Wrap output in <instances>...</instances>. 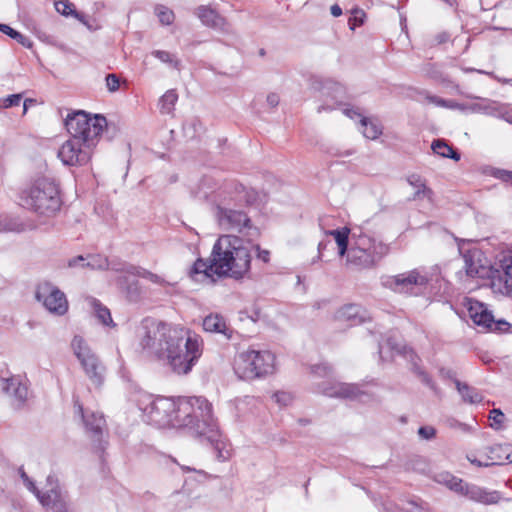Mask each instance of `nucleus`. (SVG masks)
I'll return each mask as SVG.
<instances>
[{"label": "nucleus", "mask_w": 512, "mask_h": 512, "mask_svg": "<svg viewBox=\"0 0 512 512\" xmlns=\"http://www.w3.org/2000/svg\"><path fill=\"white\" fill-rule=\"evenodd\" d=\"M140 339L142 350L150 357L164 361L177 375L192 371L203 353L201 336L165 322L144 324Z\"/></svg>", "instance_id": "1"}, {"label": "nucleus", "mask_w": 512, "mask_h": 512, "mask_svg": "<svg viewBox=\"0 0 512 512\" xmlns=\"http://www.w3.org/2000/svg\"><path fill=\"white\" fill-rule=\"evenodd\" d=\"M251 259V252L242 245L241 238L223 235L215 242L208 260L198 258L194 262L189 277L194 281H198L199 276L209 280L215 274L218 277L242 279L250 271Z\"/></svg>", "instance_id": "2"}, {"label": "nucleus", "mask_w": 512, "mask_h": 512, "mask_svg": "<svg viewBox=\"0 0 512 512\" xmlns=\"http://www.w3.org/2000/svg\"><path fill=\"white\" fill-rule=\"evenodd\" d=\"M18 198L22 208L43 217L54 216L62 206L59 185L47 176L32 179L21 189Z\"/></svg>", "instance_id": "3"}, {"label": "nucleus", "mask_w": 512, "mask_h": 512, "mask_svg": "<svg viewBox=\"0 0 512 512\" xmlns=\"http://www.w3.org/2000/svg\"><path fill=\"white\" fill-rule=\"evenodd\" d=\"M389 252V246L362 228L353 229L351 247L346 256L347 264L358 269L374 268Z\"/></svg>", "instance_id": "4"}, {"label": "nucleus", "mask_w": 512, "mask_h": 512, "mask_svg": "<svg viewBox=\"0 0 512 512\" xmlns=\"http://www.w3.org/2000/svg\"><path fill=\"white\" fill-rule=\"evenodd\" d=\"M212 406L203 397H180L175 400L172 427H189L197 434L200 424L211 421Z\"/></svg>", "instance_id": "5"}, {"label": "nucleus", "mask_w": 512, "mask_h": 512, "mask_svg": "<svg viewBox=\"0 0 512 512\" xmlns=\"http://www.w3.org/2000/svg\"><path fill=\"white\" fill-rule=\"evenodd\" d=\"M275 356L266 350L248 349L238 353L234 359V371L243 380H253L271 374Z\"/></svg>", "instance_id": "6"}, {"label": "nucleus", "mask_w": 512, "mask_h": 512, "mask_svg": "<svg viewBox=\"0 0 512 512\" xmlns=\"http://www.w3.org/2000/svg\"><path fill=\"white\" fill-rule=\"evenodd\" d=\"M136 403L146 422L158 428L172 427L175 399L139 393Z\"/></svg>", "instance_id": "7"}, {"label": "nucleus", "mask_w": 512, "mask_h": 512, "mask_svg": "<svg viewBox=\"0 0 512 512\" xmlns=\"http://www.w3.org/2000/svg\"><path fill=\"white\" fill-rule=\"evenodd\" d=\"M107 121L104 116L95 115L90 117L83 110L74 111L67 115L65 127L72 137H77L84 142H97V138L106 127Z\"/></svg>", "instance_id": "8"}, {"label": "nucleus", "mask_w": 512, "mask_h": 512, "mask_svg": "<svg viewBox=\"0 0 512 512\" xmlns=\"http://www.w3.org/2000/svg\"><path fill=\"white\" fill-rule=\"evenodd\" d=\"M257 193L253 189L246 188L236 180L224 181L213 193L212 201L216 206L236 205L250 206L257 200Z\"/></svg>", "instance_id": "9"}, {"label": "nucleus", "mask_w": 512, "mask_h": 512, "mask_svg": "<svg viewBox=\"0 0 512 512\" xmlns=\"http://www.w3.org/2000/svg\"><path fill=\"white\" fill-rule=\"evenodd\" d=\"M73 352L90 381L99 387L104 381L105 366L99 360L97 355L92 352L85 340L81 336H75L71 343Z\"/></svg>", "instance_id": "10"}, {"label": "nucleus", "mask_w": 512, "mask_h": 512, "mask_svg": "<svg viewBox=\"0 0 512 512\" xmlns=\"http://www.w3.org/2000/svg\"><path fill=\"white\" fill-rule=\"evenodd\" d=\"M96 142L87 141L72 137L63 143L59 149L58 156L65 165L82 166L89 162L93 147Z\"/></svg>", "instance_id": "11"}, {"label": "nucleus", "mask_w": 512, "mask_h": 512, "mask_svg": "<svg viewBox=\"0 0 512 512\" xmlns=\"http://www.w3.org/2000/svg\"><path fill=\"white\" fill-rule=\"evenodd\" d=\"M217 217L219 224L227 230L244 233L245 231H253L250 235H258L259 231L253 226L250 217L241 210L227 208L225 206H217Z\"/></svg>", "instance_id": "12"}, {"label": "nucleus", "mask_w": 512, "mask_h": 512, "mask_svg": "<svg viewBox=\"0 0 512 512\" xmlns=\"http://www.w3.org/2000/svg\"><path fill=\"white\" fill-rule=\"evenodd\" d=\"M35 296L50 313L62 316L68 311L66 295L49 282L39 284Z\"/></svg>", "instance_id": "13"}, {"label": "nucleus", "mask_w": 512, "mask_h": 512, "mask_svg": "<svg viewBox=\"0 0 512 512\" xmlns=\"http://www.w3.org/2000/svg\"><path fill=\"white\" fill-rule=\"evenodd\" d=\"M197 435L211 444L219 461H227L231 457V445L220 433L214 419L208 421L207 424H200L197 427Z\"/></svg>", "instance_id": "14"}, {"label": "nucleus", "mask_w": 512, "mask_h": 512, "mask_svg": "<svg viewBox=\"0 0 512 512\" xmlns=\"http://www.w3.org/2000/svg\"><path fill=\"white\" fill-rule=\"evenodd\" d=\"M318 392L327 397L345 400H358L367 395L358 384L336 380L322 382L318 385Z\"/></svg>", "instance_id": "15"}, {"label": "nucleus", "mask_w": 512, "mask_h": 512, "mask_svg": "<svg viewBox=\"0 0 512 512\" xmlns=\"http://www.w3.org/2000/svg\"><path fill=\"white\" fill-rule=\"evenodd\" d=\"M194 14L201 23L223 34H234L232 25L215 8L210 5H200L195 8Z\"/></svg>", "instance_id": "16"}, {"label": "nucleus", "mask_w": 512, "mask_h": 512, "mask_svg": "<svg viewBox=\"0 0 512 512\" xmlns=\"http://www.w3.org/2000/svg\"><path fill=\"white\" fill-rule=\"evenodd\" d=\"M79 414L83 419L86 433L89 435L91 440L96 444V447L100 450L104 449L103 445V433L106 428V420L102 414L91 412L85 414L83 406L80 403H76Z\"/></svg>", "instance_id": "17"}, {"label": "nucleus", "mask_w": 512, "mask_h": 512, "mask_svg": "<svg viewBox=\"0 0 512 512\" xmlns=\"http://www.w3.org/2000/svg\"><path fill=\"white\" fill-rule=\"evenodd\" d=\"M334 318L336 321L350 327L371 321L369 312L358 304L343 305L335 312Z\"/></svg>", "instance_id": "18"}, {"label": "nucleus", "mask_w": 512, "mask_h": 512, "mask_svg": "<svg viewBox=\"0 0 512 512\" xmlns=\"http://www.w3.org/2000/svg\"><path fill=\"white\" fill-rule=\"evenodd\" d=\"M392 282L397 290L408 292L412 290L414 286H426L429 282V279L427 275L421 274L418 270L414 269L409 272L394 276L392 278Z\"/></svg>", "instance_id": "19"}, {"label": "nucleus", "mask_w": 512, "mask_h": 512, "mask_svg": "<svg viewBox=\"0 0 512 512\" xmlns=\"http://www.w3.org/2000/svg\"><path fill=\"white\" fill-rule=\"evenodd\" d=\"M0 388L14 398L15 408H20L27 400V386L14 377L0 378Z\"/></svg>", "instance_id": "20"}, {"label": "nucleus", "mask_w": 512, "mask_h": 512, "mask_svg": "<svg viewBox=\"0 0 512 512\" xmlns=\"http://www.w3.org/2000/svg\"><path fill=\"white\" fill-rule=\"evenodd\" d=\"M392 349H395L398 354L404 356V358L410 363L413 373H415L424 384L429 386L431 389L435 388L434 381L432 380L431 376L421 367V359L413 349L406 346H403L402 348L392 347Z\"/></svg>", "instance_id": "21"}, {"label": "nucleus", "mask_w": 512, "mask_h": 512, "mask_svg": "<svg viewBox=\"0 0 512 512\" xmlns=\"http://www.w3.org/2000/svg\"><path fill=\"white\" fill-rule=\"evenodd\" d=\"M203 329L210 333L222 334L226 339H231L234 333L233 328L226 319L218 313H211L203 319Z\"/></svg>", "instance_id": "22"}, {"label": "nucleus", "mask_w": 512, "mask_h": 512, "mask_svg": "<svg viewBox=\"0 0 512 512\" xmlns=\"http://www.w3.org/2000/svg\"><path fill=\"white\" fill-rule=\"evenodd\" d=\"M487 461L493 465H501L505 462L512 463V446L509 444H497L487 448Z\"/></svg>", "instance_id": "23"}, {"label": "nucleus", "mask_w": 512, "mask_h": 512, "mask_svg": "<svg viewBox=\"0 0 512 512\" xmlns=\"http://www.w3.org/2000/svg\"><path fill=\"white\" fill-rule=\"evenodd\" d=\"M467 498L485 505L496 504L500 500V494L497 491H487L475 484H471L469 489H466Z\"/></svg>", "instance_id": "24"}, {"label": "nucleus", "mask_w": 512, "mask_h": 512, "mask_svg": "<svg viewBox=\"0 0 512 512\" xmlns=\"http://www.w3.org/2000/svg\"><path fill=\"white\" fill-rule=\"evenodd\" d=\"M469 316L472 321L485 329H488L493 322V315L487 307L478 301H475L468 308Z\"/></svg>", "instance_id": "25"}, {"label": "nucleus", "mask_w": 512, "mask_h": 512, "mask_svg": "<svg viewBox=\"0 0 512 512\" xmlns=\"http://www.w3.org/2000/svg\"><path fill=\"white\" fill-rule=\"evenodd\" d=\"M458 393L461 395L462 401L468 404H477L483 401V395L478 389L461 382L458 379L453 380Z\"/></svg>", "instance_id": "26"}, {"label": "nucleus", "mask_w": 512, "mask_h": 512, "mask_svg": "<svg viewBox=\"0 0 512 512\" xmlns=\"http://www.w3.org/2000/svg\"><path fill=\"white\" fill-rule=\"evenodd\" d=\"M113 269L116 271H123V272H126L127 274L147 279L148 281H150L154 284H157L159 286H165L167 284L166 280L162 276H160L156 273H153L147 269H144L142 267H139V266L128 265L122 269H117V268H113Z\"/></svg>", "instance_id": "27"}, {"label": "nucleus", "mask_w": 512, "mask_h": 512, "mask_svg": "<svg viewBox=\"0 0 512 512\" xmlns=\"http://www.w3.org/2000/svg\"><path fill=\"white\" fill-rule=\"evenodd\" d=\"M407 182L416 189L413 195V200L420 198H427L429 201L433 200V190L426 185L425 179H423L419 174L414 173L409 175L407 177Z\"/></svg>", "instance_id": "28"}, {"label": "nucleus", "mask_w": 512, "mask_h": 512, "mask_svg": "<svg viewBox=\"0 0 512 512\" xmlns=\"http://www.w3.org/2000/svg\"><path fill=\"white\" fill-rule=\"evenodd\" d=\"M360 123L363 127V136L369 140L378 139L383 133V126L377 118L361 117Z\"/></svg>", "instance_id": "29"}, {"label": "nucleus", "mask_w": 512, "mask_h": 512, "mask_svg": "<svg viewBox=\"0 0 512 512\" xmlns=\"http://www.w3.org/2000/svg\"><path fill=\"white\" fill-rule=\"evenodd\" d=\"M328 233L334 237L337 243L338 254L341 257L347 256L349 247H351V234H349V230L344 228L342 230H331Z\"/></svg>", "instance_id": "30"}, {"label": "nucleus", "mask_w": 512, "mask_h": 512, "mask_svg": "<svg viewBox=\"0 0 512 512\" xmlns=\"http://www.w3.org/2000/svg\"><path fill=\"white\" fill-rule=\"evenodd\" d=\"M431 149L441 157L450 158L455 161L460 159V154L443 139L434 140L431 144Z\"/></svg>", "instance_id": "31"}, {"label": "nucleus", "mask_w": 512, "mask_h": 512, "mask_svg": "<svg viewBox=\"0 0 512 512\" xmlns=\"http://www.w3.org/2000/svg\"><path fill=\"white\" fill-rule=\"evenodd\" d=\"M90 304L94 310L95 316L103 325L113 323L110 310L104 306L99 300L92 298Z\"/></svg>", "instance_id": "32"}, {"label": "nucleus", "mask_w": 512, "mask_h": 512, "mask_svg": "<svg viewBox=\"0 0 512 512\" xmlns=\"http://www.w3.org/2000/svg\"><path fill=\"white\" fill-rule=\"evenodd\" d=\"M178 100V94L175 89H170L160 98V111L162 114H170Z\"/></svg>", "instance_id": "33"}, {"label": "nucleus", "mask_w": 512, "mask_h": 512, "mask_svg": "<svg viewBox=\"0 0 512 512\" xmlns=\"http://www.w3.org/2000/svg\"><path fill=\"white\" fill-rule=\"evenodd\" d=\"M490 421L489 426L495 431H501L505 429L506 416L499 408H493L490 410L488 415Z\"/></svg>", "instance_id": "34"}, {"label": "nucleus", "mask_w": 512, "mask_h": 512, "mask_svg": "<svg viewBox=\"0 0 512 512\" xmlns=\"http://www.w3.org/2000/svg\"><path fill=\"white\" fill-rule=\"evenodd\" d=\"M0 31L4 34L8 35L12 39H15L18 43H20L24 47L30 48L32 46V42L30 41V39L28 37L24 36L23 34H21L20 32L13 29L12 27H10L7 24L0 23Z\"/></svg>", "instance_id": "35"}, {"label": "nucleus", "mask_w": 512, "mask_h": 512, "mask_svg": "<svg viewBox=\"0 0 512 512\" xmlns=\"http://www.w3.org/2000/svg\"><path fill=\"white\" fill-rule=\"evenodd\" d=\"M117 283L120 287L127 285L126 293L130 300L136 301L140 297L139 282L137 280L133 281L131 284H128L127 277L120 276L117 279Z\"/></svg>", "instance_id": "36"}, {"label": "nucleus", "mask_w": 512, "mask_h": 512, "mask_svg": "<svg viewBox=\"0 0 512 512\" xmlns=\"http://www.w3.org/2000/svg\"><path fill=\"white\" fill-rule=\"evenodd\" d=\"M151 54L159 59L161 62L170 65L176 70H180L181 61L177 59L173 54L165 50H153Z\"/></svg>", "instance_id": "37"}, {"label": "nucleus", "mask_w": 512, "mask_h": 512, "mask_svg": "<svg viewBox=\"0 0 512 512\" xmlns=\"http://www.w3.org/2000/svg\"><path fill=\"white\" fill-rule=\"evenodd\" d=\"M155 14L162 25H171L175 20L174 12L161 4L155 6Z\"/></svg>", "instance_id": "38"}, {"label": "nucleus", "mask_w": 512, "mask_h": 512, "mask_svg": "<svg viewBox=\"0 0 512 512\" xmlns=\"http://www.w3.org/2000/svg\"><path fill=\"white\" fill-rule=\"evenodd\" d=\"M500 266L504 272L506 286L512 287V254L504 257Z\"/></svg>", "instance_id": "39"}, {"label": "nucleus", "mask_w": 512, "mask_h": 512, "mask_svg": "<svg viewBox=\"0 0 512 512\" xmlns=\"http://www.w3.org/2000/svg\"><path fill=\"white\" fill-rule=\"evenodd\" d=\"M55 8L57 12L64 16H73V11H77L74 4L69 0H56Z\"/></svg>", "instance_id": "40"}, {"label": "nucleus", "mask_w": 512, "mask_h": 512, "mask_svg": "<svg viewBox=\"0 0 512 512\" xmlns=\"http://www.w3.org/2000/svg\"><path fill=\"white\" fill-rule=\"evenodd\" d=\"M59 495H60V492L58 490L51 489L50 491H48L46 493H43V494L40 493V497H37V498L39 499L40 503L45 508H47L48 506L51 505V503L55 502V499H57Z\"/></svg>", "instance_id": "41"}, {"label": "nucleus", "mask_w": 512, "mask_h": 512, "mask_svg": "<svg viewBox=\"0 0 512 512\" xmlns=\"http://www.w3.org/2000/svg\"><path fill=\"white\" fill-rule=\"evenodd\" d=\"M311 372L321 377L329 376L333 373V368L328 363H321L312 366Z\"/></svg>", "instance_id": "42"}, {"label": "nucleus", "mask_w": 512, "mask_h": 512, "mask_svg": "<svg viewBox=\"0 0 512 512\" xmlns=\"http://www.w3.org/2000/svg\"><path fill=\"white\" fill-rule=\"evenodd\" d=\"M511 327V324L506 320H495L493 318V322L491 323L490 327L487 330L494 332H507L510 330Z\"/></svg>", "instance_id": "43"}, {"label": "nucleus", "mask_w": 512, "mask_h": 512, "mask_svg": "<svg viewBox=\"0 0 512 512\" xmlns=\"http://www.w3.org/2000/svg\"><path fill=\"white\" fill-rule=\"evenodd\" d=\"M352 13L353 17L349 19V26L353 30L355 26H361L364 23L365 13L361 9H354Z\"/></svg>", "instance_id": "44"}, {"label": "nucleus", "mask_w": 512, "mask_h": 512, "mask_svg": "<svg viewBox=\"0 0 512 512\" xmlns=\"http://www.w3.org/2000/svg\"><path fill=\"white\" fill-rule=\"evenodd\" d=\"M21 99H22L21 94H12V95L7 96L4 99H1L0 102H1V106L3 108H10V107H14V106H19Z\"/></svg>", "instance_id": "45"}, {"label": "nucleus", "mask_w": 512, "mask_h": 512, "mask_svg": "<svg viewBox=\"0 0 512 512\" xmlns=\"http://www.w3.org/2000/svg\"><path fill=\"white\" fill-rule=\"evenodd\" d=\"M46 509L50 512H67V504L60 494Z\"/></svg>", "instance_id": "46"}, {"label": "nucleus", "mask_w": 512, "mask_h": 512, "mask_svg": "<svg viewBox=\"0 0 512 512\" xmlns=\"http://www.w3.org/2000/svg\"><path fill=\"white\" fill-rule=\"evenodd\" d=\"M107 89L116 92L120 87V79L116 74H108L105 78Z\"/></svg>", "instance_id": "47"}, {"label": "nucleus", "mask_w": 512, "mask_h": 512, "mask_svg": "<svg viewBox=\"0 0 512 512\" xmlns=\"http://www.w3.org/2000/svg\"><path fill=\"white\" fill-rule=\"evenodd\" d=\"M418 434L421 438L430 440L436 436V429L432 426H421L418 429Z\"/></svg>", "instance_id": "48"}, {"label": "nucleus", "mask_w": 512, "mask_h": 512, "mask_svg": "<svg viewBox=\"0 0 512 512\" xmlns=\"http://www.w3.org/2000/svg\"><path fill=\"white\" fill-rule=\"evenodd\" d=\"M429 101L435 103L438 106L446 107V108H455L456 105L453 101L445 100L443 98L437 96L428 97Z\"/></svg>", "instance_id": "49"}, {"label": "nucleus", "mask_w": 512, "mask_h": 512, "mask_svg": "<svg viewBox=\"0 0 512 512\" xmlns=\"http://www.w3.org/2000/svg\"><path fill=\"white\" fill-rule=\"evenodd\" d=\"M257 254V259L261 260L263 263H269L270 262V256L271 253L267 249H262L258 244L254 246Z\"/></svg>", "instance_id": "50"}, {"label": "nucleus", "mask_w": 512, "mask_h": 512, "mask_svg": "<svg viewBox=\"0 0 512 512\" xmlns=\"http://www.w3.org/2000/svg\"><path fill=\"white\" fill-rule=\"evenodd\" d=\"M343 113H344L347 117H349V118H351V119H355L356 117H359V118L361 119V117H363V116H362V114H361V112L359 111V109H358V108H355V107H353V106L346 107V108L343 110Z\"/></svg>", "instance_id": "51"}, {"label": "nucleus", "mask_w": 512, "mask_h": 512, "mask_svg": "<svg viewBox=\"0 0 512 512\" xmlns=\"http://www.w3.org/2000/svg\"><path fill=\"white\" fill-rule=\"evenodd\" d=\"M274 398L276 402L281 403L283 405H287L291 401V396L285 392H277L274 394Z\"/></svg>", "instance_id": "52"}, {"label": "nucleus", "mask_w": 512, "mask_h": 512, "mask_svg": "<svg viewBox=\"0 0 512 512\" xmlns=\"http://www.w3.org/2000/svg\"><path fill=\"white\" fill-rule=\"evenodd\" d=\"M280 98L276 93H270L267 96V103L270 107H276L279 104Z\"/></svg>", "instance_id": "53"}, {"label": "nucleus", "mask_w": 512, "mask_h": 512, "mask_svg": "<svg viewBox=\"0 0 512 512\" xmlns=\"http://www.w3.org/2000/svg\"><path fill=\"white\" fill-rule=\"evenodd\" d=\"M467 459H468V461L471 464H473V465H475L477 467H489V466H491V463H489V461L482 462V461H480V460H478V459H476L475 457H472V456H467Z\"/></svg>", "instance_id": "54"}, {"label": "nucleus", "mask_w": 512, "mask_h": 512, "mask_svg": "<svg viewBox=\"0 0 512 512\" xmlns=\"http://www.w3.org/2000/svg\"><path fill=\"white\" fill-rule=\"evenodd\" d=\"M24 483L26 487L36 495V497H40L41 492L38 490L35 483L31 479L26 480Z\"/></svg>", "instance_id": "55"}, {"label": "nucleus", "mask_w": 512, "mask_h": 512, "mask_svg": "<svg viewBox=\"0 0 512 512\" xmlns=\"http://www.w3.org/2000/svg\"><path fill=\"white\" fill-rule=\"evenodd\" d=\"M501 180L504 182H511L512 183V171L508 170H501L499 171V176Z\"/></svg>", "instance_id": "56"}, {"label": "nucleus", "mask_w": 512, "mask_h": 512, "mask_svg": "<svg viewBox=\"0 0 512 512\" xmlns=\"http://www.w3.org/2000/svg\"><path fill=\"white\" fill-rule=\"evenodd\" d=\"M73 17L76 18L78 21H80L85 26L90 28L85 14L78 12V11H73Z\"/></svg>", "instance_id": "57"}, {"label": "nucleus", "mask_w": 512, "mask_h": 512, "mask_svg": "<svg viewBox=\"0 0 512 512\" xmlns=\"http://www.w3.org/2000/svg\"><path fill=\"white\" fill-rule=\"evenodd\" d=\"M465 482L462 480V479H459V478H453L452 480V483H451V489L455 492H459V488H460V485L459 484H464Z\"/></svg>", "instance_id": "58"}, {"label": "nucleus", "mask_w": 512, "mask_h": 512, "mask_svg": "<svg viewBox=\"0 0 512 512\" xmlns=\"http://www.w3.org/2000/svg\"><path fill=\"white\" fill-rule=\"evenodd\" d=\"M330 244L329 241H321L318 244V259H321L323 255V251L326 250L327 246Z\"/></svg>", "instance_id": "59"}, {"label": "nucleus", "mask_w": 512, "mask_h": 512, "mask_svg": "<svg viewBox=\"0 0 512 512\" xmlns=\"http://www.w3.org/2000/svg\"><path fill=\"white\" fill-rule=\"evenodd\" d=\"M330 11L334 17H339L342 15V9L338 4L332 5Z\"/></svg>", "instance_id": "60"}, {"label": "nucleus", "mask_w": 512, "mask_h": 512, "mask_svg": "<svg viewBox=\"0 0 512 512\" xmlns=\"http://www.w3.org/2000/svg\"><path fill=\"white\" fill-rule=\"evenodd\" d=\"M459 485H460V488H459V492L458 493L463 495V496H465V497H467L466 489H469L471 484L465 482L464 484H459Z\"/></svg>", "instance_id": "61"}, {"label": "nucleus", "mask_w": 512, "mask_h": 512, "mask_svg": "<svg viewBox=\"0 0 512 512\" xmlns=\"http://www.w3.org/2000/svg\"><path fill=\"white\" fill-rule=\"evenodd\" d=\"M502 118H503L506 122H508V123L512 124V112H506V113H504V114L502 115Z\"/></svg>", "instance_id": "62"}, {"label": "nucleus", "mask_w": 512, "mask_h": 512, "mask_svg": "<svg viewBox=\"0 0 512 512\" xmlns=\"http://www.w3.org/2000/svg\"><path fill=\"white\" fill-rule=\"evenodd\" d=\"M20 476L24 482L30 479L23 469H20Z\"/></svg>", "instance_id": "63"}, {"label": "nucleus", "mask_w": 512, "mask_h": 512, "mask_svg": "<svg viewBox=\"0 0 512 512\" xmlns=\"http://www.w3.org/2000/svg\"><path fill=\"white\" fill-rule=\"evenodd\" d=\"M448 38V35L443 33L441 35L438 36V39H439V43H442V42H445Z\"/></svg>", "instance_id": "64"}]
</instances>
